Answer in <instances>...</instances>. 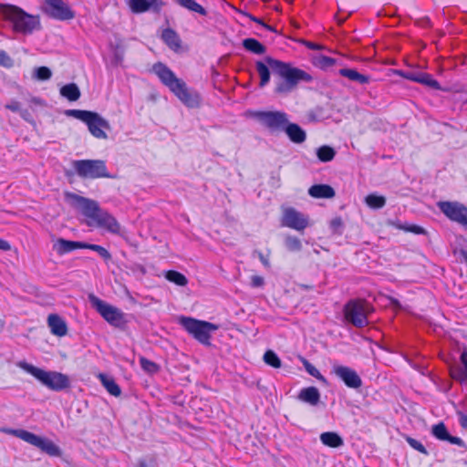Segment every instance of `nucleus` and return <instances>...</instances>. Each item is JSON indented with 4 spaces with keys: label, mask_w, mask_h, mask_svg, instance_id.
Segmentation results:
<instances>
[{
    "label": "nucleus",
    "mask_w": 467,
    "mask_h": 467,
    "mask_svg": "<svg viewBox=\"0 0 467 467\" xmlns=\"http://www.w3.org/2000/svg\"><path fill=\"white\" fill-rule=\"evenodd\" d=\"M252 116L271 131L283 130L288 122L287 115L283 111H254Z\"/></svg>",
    "instance_id": "f8f14e48"
},
{
    "label": "nucleus",
    "mask_w": 467,
    "mask_h": 467,
    "mask_svg": "<svg viewBox=\"0 0 467 467\" xmlns=\"http://www.w3.org/2000/svg\"><path fill=\"white\" fill-rule=\"evenodd\" d=\"M339 75L359 84H368L369 82L368 76L360 74L352 68H341L339 69Z\"/></svg>",
    "instance_id": "cd10ccee"
},
{
    "label": "nucleus",
    "mask_w": 467,
    "mask_h": 467,
    "mask_svg": "<svg viewBox=\"0 0 467 467\" xmlns=\"http://www.w3.org/2000/svg\"><path fill=\"white\" fill-rule=\"evenodd\" d=\"M431 433L441 441H445L449 434L444 423L442 422L434 425L432 427Z\"/></svg>",
    "instance_id": "4c0bfd02"
},
{
    "label": "nucleus",
    "mask_w": 467,
    "mask_h": 467,
    "mask_svg": "<svg viewBox=\"0 0 467 467\" xmlns=\"http://www.w3.org/2000/svg\"><path fill=\"white\" fill-rule=\"evenodd\" d=\"M393 304H394V305H396V306H398V305H399V303H398V301H397V300H394V301H393Z\"/></svg>",
    "instance_id": "e2e57ef3"
},
{
    "label": "nucleus",
    "mask_w": 467,
    "mask_h": 467,
    "mask_svg": "<svg viewBox=\"0 0 467 467\" xmlns=\"http://www.w3.org/2000/svg\"><path fill=\"white\" fill-rule=\"evenodd\" d=\"M397 73L400 76H402L403 78H405L407 79L413 80V81L417 82L418 73H403L401 71H398Z\"/></svg>",
    "instance_id": "603ef678"
},
{
    "label": "nucleus",
    "mask_w": 467,
    "mask_h": 467,
    "mask_svg": "<svg viewBox=\"0 0 467 467\" xmlns=\"http://www.w3.org/2000/svg\"><path fill=\"white\" fill-rule=\"evenodd\" d=\"M60 95L69 101H76L80 97V90L75 83H69L60 88Z\"/></svg>",
    "instance_id": "c85d7f7f"
},
{
    "label": "nucleus",
    "mask_w": 467,
    "mask_h": 467,
    "mask_svg": "<svg viewBox=\"0 0 467 467\" xmlns=\"http://www.w3.org/2000/svg\"><path fill=\"white\" fill-rule=\"evenodd\" d=\"M161 39L172 50H178L181 47L180 36L173 29H164L161 34Z\"/></svg>",
    "instance_id": "b1692460"
},
{
    "label": "nucleus",
    "mask_w": 467,
    "mask_h": 467,
    "mask_svg": "<svg viewBox=\"0 0 467 467\" xmlns=\"http://www.w3.org/2000/svg\"><path fill=\"white\" fill-rule=\"evenodd\" d=\"M43 11L48 16L60 21L70 20L75 17L74 11L63 0H45Z\"/></svg>",
    "instance_id": "2eb2a0df"
},
{
    "label": "nucleus",
    "mask_w": 467,
    "mask_h": 467,
    "mask_svg": "<svg viewBox=\"0 0 467 467\" xmlns=\"http://www.w3.org/2000/svg\"><path fill=\"white\" fill-rule=\"evenodd\" d=\"M308 193L314 198H332L335 196L334 189L327 184H316L309 188Z\"/></svg>",
    "instance_id": "5701e85b"
},
{
    "label": "nucleus",
    "mask_w": 467,
    "mask_h": 467,
    "mask_svg": "<svg viewBox=\"0 0 467 467\" xmlns=\"http://www.w3.org/2000/svg\"><path fill=\"white\" fill-rule=\"evenodd\" d=\"M66 200L88 219V226H94V221L101 211L98 202L71 192L66 193Z\"/></svg>",
    "instance_id": "6e6552de"
},
{
    "label": "nucleus",
    "mask_w": 467,
    "mask_h": 467,
    "mask_svg": "<svg viewBox=\"0 0 467 467\" xmlns=\"http://www.w3.org/2000/svg\"><path fill=\"white\" fill-rule=\"evenodd\" d=\"M98 378L99 379L102 386L107 389V391L115 397H119L121 394V389L119 386L116 383L112 377L107 376L103 373H99Z\"/></svg>",
    "instance_id": "393cba45"
},
{
    "label": "nucleus",
    "mask_w": 467,
    "mask_h": 467,
    "mask_svg": "<svg viewBox=\"0 0 467 467\" xmlns=\"http://www.w3.org/2000/svg\"><path fill=\"white\" fill-rule=\"evenodd\" d=\"M285 245L290 252H298L302 249L301 241L297 237L292 235L285 236Z\"/></svg>",
    "instance_id": "c9c22d12"
},
{
    "label": "nucleus",
    "mask_w": 467,
    "mask_h": 467,
    "mask_svg": "<svg viewBox=\"0 0 467 467\" xmlns=\"http://www.w3.org/2000/svg\"><path fill=\"white\" fill-rule=\"evenodd\" d=\"M439 209L451 221L467 228V207L458 202H439Z\"/></svg>",
    "instance_id": "4468645a"
},
{
    "label": "nucleus",
    "mask_w": 467,
    "mask_h": 467,
    "mask_svg": "<svg viewBox=\"0 0 467 467\" xmlns=\"http://www.w3.org/2000/svg\"><path fill=\"white\" fill-rule=\"evenodd\" d=\"M1 7L3 8V18L12 25L14 32L31 35L41 29L39 16L28 14L14 5H1Z\"/></svg>",
    "instance_id": "7ed1b4c3"
},
{
    "label": "nucleus",
    "mask_w": 467,
    "mask_h": 467,
    "mask_svg": "<svg viewBox=\"0 0 467 467\" xmlns=\"http://www.w3.org/2000/svg\"><path fill=\"white\" fill-rule=\"evenodd\" d=\"M417 82L424 84L434 89L441 88L439 82L435 80L430 74L427 73H418Z\"/></svg>",
    "instance_id": "f704fd0d"
},
{
    "label": "nucleus",
    "mask_w": 467,
    "mask_h": 467,
    "mask_svg": "<svg viewBox=\"0 0 467 467\" xmlns=\"http://www.w3.org/2000/svg\"><path fill=\"white\" fill-rule=\"evenodd\" d=\"M333 371L348 388L358 389L362 385L360 377L348 367L337 365L333 367Z\"/></svg>",
    "instance_id": "dca6fc26"
},
{
    "label": "nucleus",
    "mask_w": 467,
    "mask_h": 467,
    "mask_svg": "<svg viewBox=\"0 0 467 467\" xmlns=\"http://www.w3.org/2000/svg\"><path fill=\"white\" fill-rule=\"evenodd\" d=\"M153 72L158 76L161 82L166 86L171 92L187 108H199L202 103L200 94L187 87L186 83L176 77V75L164 64L159 62L153 65Z\"/></svg>",
    "instance_id": "f03ea898"
},
{
    "label": "nucleus",
    "mask_w": 467,
    "mask_h": 467,
    "mask_svg": "<svg viewBox=\"0 0 467 467\" xmlns=\"http://www.w3.org/2000/svg\"><path fill=\"white\" fill-rule=\"evenodd\" d=\"M460 359L463 366V368L460 367L453 368L451 369V375L454 379L462 382L464 380H467V350H464L461 354Z\"/></svg>",
    "instance_id": "a878e982"
},
{
    "label": "nucleus",
    "mask_w": 467,
    "mask_h": 467,
    "mask_svg": "<svg viewBox=\"0 0 467 467\" xmlns=\"http://www.w3.org/2000/svg\"><path fill=\"white\" fill-rule=\"evenodd\" d=\"M392 225H394L396 228L398 229H400V230H404L406 232H410V233H413V234H424V229L420 226H418V225H410V226H405L403 224H400V223H390Z\"/></svg>",
    "instance_id": "37998d69"
},
{
    "label": "nucleus",
    "mask_w": 467,
    "mask_h": 467,
    "mask_svg": "<svg viewBox=\"0 0 467 467\" xmlns=\"http://www.w3.org/2000/svg\"><path fill=\"white\" fill-rule=\"evenodd\" d=\"M265 62L267 65L262 61H257L255 64L256 71L260 77L259 86L264 88L269 83L270 67L274 74L279 77L275 82L274 92L276 95H287L296 88L299 82H309L312 80V77L307 72L294 67L287 63L270 57L265 58Z\"/></svg>",
    "instance_id": "f257e3e1"
},
{
    "label": "nucleus",
    "mask_w": 467,
    "mask_h": 467,
    "mask_svg": "<svg viewBox=\"0 0 467 467\" xmlns=\"http://www.w3.org/2000/svg\"><path fill=\"white\" fill-rule=\"evenodd\" d=\"M321 442L330 448L341 447L344 443L343 439L336 432L327 431L320 435Z\"/></svg>",
    "instance_id": "bb28decb"
},
{
    "label": "nucleus",
    "mask_w": 467,
    "mask_h": 467,
    "mask_svg": "<svg viewBox=\"0 0 467 467\" xmlns=\"http://www.w3.org/2000/svg\"><path fill=\"white\" fill-rule=\"evenodd\" d=\"M30 107L32 109H34V106H43V101L38 98H32L30 100Z\"/></svg>",
    "instance_id": "6e6d98bb"
},
{
    "label": "nucleus",
    "mask_w": 467,
    "mask_h": 467,
    "mask_svg": "<svg viewBox=\"0 0 467 467\" xmlns=\"http://www.w3.org/2000/svg\"><path fill=\"white\" fill-rule=\"evenodd\" d=\"M258 257L261 261V263L265 266V267H270V262H269V259L267 258V256H265L261 252L258 253Z\"/></svg>",
    "instance_id": "13d9d810"
},
{
    "label": "nucleus",
    "mask_w": 467,
    "mask_h": 467,
    "mask_svg": "<svg viewBox=\"0 0 467 467\" xmlns=\"http://www.w3.org/2000/svg\"><path fill=\"white\" fill-rule=\"evenodd\" d=\"M303 288L306 289L308 286L307 285H301Z\"/></svg>",
    "instance_id": "0e129e2a"
},
{
    "label": "nucleus",
    "mask_w": 467,
    "mask_h": 467,
    "mask_svg": "<svg viewBox=\"0 0 467 467\" xmlns=\"http://www.w3.org/2000/svg\"><path fill=\"white\" fill-rule=\"evenodd\" d=\"M140 363L142 369L148 373L154 374L159 370V366L146 358H140Z\"/></svg>",
    "instance_id": "58836bf2"
},
{
    "label": "nucleus",
    "mask_w": 467,
    "mask_h": 467,
    "mask_svg": "<svg viewBox=\"0 0 467 467\" xmlns=\"http://www.w3.org/2000/svg\"><path fill=\"white\" fill-rule=\"evenodd\" d=\"M21 118L25 119L26 122L33 124L34 119L28 109H21L19 112Z\"/></svg>",
    "instance_id": "8fccbe9b"
},
{
    "label": "nucleus",
    "mask_w": 467,
    "mask_h": 467,
    "mask_svg": "<svg viewBox=\"0 0 467 467\" xmlns=\"http://www.w3.org/2000/svg\"><path fill=\"white\" fill-rule=\"evenodd\" d=\"M447 437L448 438H446L445 441H449L450 443L456 444V445H459V446H463V441H462V440L461 438L454 437V436H451L450 434H448Z\"/></svg>",
    "instance_id": "3c124183"
},
{
    "label": "nucleus",
    "mask_w": 467,
    "mask_h": 467,
    "mask_svg": "<svg viewBox=\"0 0 467 467\" xmlns=\"http://www.w3.org/2000/svg\"><path fill=\"white\" fill-rule=\"evenodd\" d=\"M66 115L86 123L89 132L95 138L101 140L108 139L106 130H110V125L109 121L99 113L82 109H68L66 111Z\"/></svg>",
    "instance_id": "39448f33"
},
{
    "label": "nucleus",
    "mask_w": 467,
    "mask_h": 467,
    "mask_svg": "<svg viewBox=\"0 0 467 467\" xmlns=\"http://www.w3.org/2000/svg\"><path fill=\"white\" fill-rule=\"evenodd\" d=\"M298 399L312 406H316L320 400V393L316 387H308L300 390Z\"/></svg>",
    "instance_id": "4be33fe9"
},
{
    "label": "nucleus",
    "mask_w": 467,
    "mask_h": 467,
    "mask_svg": "<svg viewBox=\"0 0 467 467\" xmlns=\"http://www.w3.org/2000/svg\"><path fill=\"white\" fill-rule=\"evenodd\" d=\"M13 64V59L7 55V53L0 49V66L11 67Z\"/></svg>",
    "instance_id": "a18cd8bd"
},
{
    "label": "nucleus",
    "mask_w": 467,
    "mask_h": 467,
    "mask_svg": "<svg viewBox=\"0 0 467 467\" xmlns=\"http://www.w3.org/2000/svg\"><path fill=\"white\" fill-rule=\"evenodd\" d=\"M86 243L58 239L54 244V248L59 254L69 253L75 249H85Z\"/></svg>",
    "instance_id": "412c9836"
},
{
    "label": "nucleus",
    "mask_w": 467,
    "mask_h": 467,
    "mask_svg": "<svg viewBox=\"0 0 467 467\" xmlns=\"http://www.w3.org/2000/svg\"><path fill=\"white\" fill-rule=\"evenodd\" d=\"M371 306L364 300H353L345 306V317L352 325L362 327L368 325V314Z\"/></svg>",
    "instance_id": "9b49d317"
},
{
    "label": "nucleus",
    "mask_w": 467,
    "mask_h": 467,
    "mask_svg": "<svg viewBox=\"0 0 467 467\" xmlns=\"http://www.w3.org/2000/svg\"><path fill=\"white\" fill-rule=\"evenodd\" d=\"M243 47L251 53L256 55L265 54L266 51L265 47L254 38H245L243 40Z\"/></svg>",
    "instance_id": "c756f323"
},
{
    "label": "nucleus",
    "mask_w": 467,
    "mask_h": 467,
    "mask_svg": "<svg viewBox=\"0 0 467 467\" xmlns=\"http://www.w3.org/2000/svg\"><path fill=\"white\" fill-rule=\"evenodd\" d=\"M460 423L462 428L467 430V415L460 413Z\"/></svg>",
    "instance_id": "bf43d9fd"
},
{
    "label": "nucleus",
    "mask_w": 467,
    "mask_h": 467,
    "mask_svg": "<svg viewBox=\"0 0 467 467\" xmlns=\"http://www.w3.org/2000/svg\"><path fill=\"white\" fill-rule=\"evenodd\" d=\"M317 156L320 161L328 162L335 158L336 151L332 147L324 145L317 149Z\"/></svg>",
    "instance_id": "2f4dec72"
},
{
    "label": "nucleus",
    "mask_w": 467,
    "mask_h": 467,
    "mask_svg": "<svg viewBox=\"0 0 467 467\" xmlns=\"http://www.w3.org/2000/svg\"><path fill=\"white\" fill-rule=\"evenodd\" d=\"M47 325L53 335L64 337L67 333L66 322L57 314H50L47 317Z\"/></svg>",
    "instance_id": "6ab92c4d"
},
{
    "label": "nucleus",
    "mask_w": 467,
    "mask_h": 467,
    "mask_svg": "<svg viewBox=\"0 0 467 467\" xmlns=\"http://www.w3.org/2000/svg\"><path fill=\"white\" fill-rule=\"evenodd\" d=\"M180 6L192 11L195 12L201 16H206L207 12L206 10L199 5L194 0H174Z\"/></svg>",
    "instance_id": "7c9ffc66"
},
{
    "label": "nucleus",
    "mask_w": 467,
    "mask_h": 467,
    "mask_svg": "<svg viewBox=\"0 0 467 467\" xmlns=\"http://www.w3.org/2000/svg\"><path fill=\"white\" fill-rule=\"evenodd\" d=\"M281 225L302 232L308 227L309 218L293 207H284L282 209Z\"/></svg>",
    "instance_id": "ddd939ff"
},
{
    "label": "nucleus",
    "mask_w": 467,
    "mask_h": 467,
    "mask_svg": "<svg viewBox=\"0 0 467 467\" xmlns=\"http://www.w3.org/2000/svg\"><path fill=\"white\" fill-rule=\"evenodd\" d=\"M290 140L294 143H303L306 139V131L297 124L287 122L284 130Z\"/></svg>",
    "instance_id": "aec40b11"
},
{
    "label": "nucleus",
    "mask_w": 467,
    "mask_h": 467,
    "mask_svg": "<svg viewBox=\"0 0 467 467\" xmlns=\"http://www.w3.org/2000/svg\"><path fill=\"white\" fill-rule=\"evenodd\" d=\"M265 284V280L262 276L259 275H253L251 277V285L254 287H261Z\"/></svg>",
    "instance_id": "09e8293b"
},
{
    "label": "nucleus",
    "mask_w": 467,
    "mask_h": 467,
    "mask_svg": "<svg viewBox=\"0 0 467 467\" xmlns=\"http://www.w3.org/2000/svg\"><path fill=\"white\" fill-rule=\"evenodd\" d=\"M94 226L104 228L108 232L115 234H119L120 231V225L116 218L102 209L94 221Z\"/></svg>",
    "instance_id": "f3484780"
},
{
    "label": "nucleus",
    "mask_w": 467,
    "mask_h": 467,
    "mask_svg": "<svg viewBox=\"0 0 467 467\" xmlns=\"http://www.w3.org/2000/svg\"><path fill=\"white\" fill-rule=\"evenodd\" d=\"M264 361L275 368H278L281 367V360L278 358V356L272 350H267L264 355Z\"/></svg>",
    "instance_id": "e433bc0d"
},
{
    "label": "nucleus",
    "mask_w": 467,
    "mask_h": 467,
    "mask_svg": "<svg viewBox=\"0 0 467 467\" xmlns=\"http://www.w3.org/2000/svg\"><path fill=\"white\" fill-rule=\"evenodd\" d=\"M72 167L81 178H115V176L108 173L106 163L102 160L73 161Z\"/></svg>",
    "instance_id": "0eeeda50"
},
{
    "label": "nucleus",
    "mask_w": 467,
    "mask_h": 467,
    "mask_svg": "<svg viewBox=\"0 0 467 467\" xmlns=\"http://www.w3.org/2000/svg\"><path fill=\"white\" fill-rule=\"evenodd\" d=\"M5 108L13 112H18V113L22 109L20 103L16 100H11L9 103H7L5 105Z\"/></svg>",
    "instance_id": "de8ad7c7"
},
{
    "label": "nucleus",
    "mask_w": 467,
    "mask_h": 467,
    "mask_svg": "<svg viewBox=\"0 0 467 467\" xmlns=\"http://www.w3.org/2000/svg\"><path fill=\"white\" fill-rule=\"evenodd\" d=\"M407 441L408 443L413 448L415 449L416 451L423 453V454H428V451L427 450L425 449V447L422 445L421 442H420L419 441L413 439V438H410V437H407Z\"/></svg>",
    "instance_id": "c03bdc74"
},
{
    "label": "nucleus",
    "mask_w": 467,
    "mask_h": 467,
    "mask_svg": "<svg viewBox=\"0 0 467 467\" xmlns=\"http://www.w3.org/2000/svg\"><path fill=\"white\" fill-rule=\"evenodd\" d=\"M129 5L133 13H144L150 9L160 12L163 6L161 0H130Z\"/></svg>",
    "instance_id": "a211bd4d"
},
{
    "label": "nucleus",
    "mask_w": 467,
    "mask_h": 467,
    "mask_svg": "<svg viewBox=\"0 0 467 467\" xmlns=\"http://www.w3.org/2000/svg\"><path fill=\"white\" fill-rule=\"evenodd\" d=\"M88 300L92 306L111 326L119 327L125 324V315L119 308L102 301L93 294L88 296Z\"/></svg>",
    "instance_id": "1a4fd4ad"
},
{
    "label": "nucleus",
    "mask_w": 467,
    "mask_h": 467,
    "mask_svg": "<svg viewBox=\"0 0 467 467\" xmlns=\"http://www.w3.org/2000/svg\"><path fill=\"white\" fill-rule=\"evenodd\" d=\"M335 63V60L331 57L326 56H319L317 57V64L321 67H332Z\"/></svg>",
    "instance_id": "49530a36"
},
{
    "label": "nucleus",
    "mask_w": 467,
    "mask_h": 467,
    "mask_svg": "<svg viewBox=\"0 0 467 467\" xmlns=\"http://www.w3.org/2000/svg\"><path fill=\"white\" fill-rule=\"evenodd\" d=\"M115 61H116V64H117V65H118V64H119V63H121V61H122V56L117 53V54L115 55Z\"/></svg>",
    "instance_id": "680f3d73"
},
{
    "label": "nucleus",
    "mask_w": 467,
    "mask_h": 467,
    "mask_svg": "<svg viewBox=\"0 0 467 467\" xmlns=\"http://www.w3.org/2000/svg\"><path fill=\"white\" fill-rule=\"evenodd\" d=\"M5 432L20 438L48 455L58 456L60 454V449L52 441L47 438L40 437L25 430H7Z\"/></svg>",
    "instance_id": "9d476101"
},
{
    "label": "nucleus",
    "mask_w": 467,
    "mask_h": 467,
    "mask_svg": "<svg viewBox=\"0 0 467 467\" xmlns=\"http://www.w3.org/2000/svg\"><path fill=\"white\" fill-rule=\"evenodd\" d=\"M85 249L97 252L105 260H109L111 258L109 252L100 245L86 244Z\"/></svg>",
    "instance_id": "a19ab883"
},
{
    "label": "nucleus",
    "mask_w": 467,
    "mask_h": 467,
    "mask_svg": "<svg viewBox=\"0 0 467 467\" xmlns=\"http://www.w3.org/2000/svg\"><path fill=\"white\" fill-rule=\"evenodd\" d=\"M51 76L52 72L47 67H36L34 71V77L38 80H48Z\"/></svg>",
    "instance_id": "ea45409f"
},
{
    "label": "nucleus",
    "mask_w": 467,
    "mask_h": 467,
    "mask_svg": "<svg viewBox=\"0 0 467 467\" xmlns=\"http://www.w3.org/2000/svg\"><path fill=\"white\" fill-rule=\"evenodd\" d=\"M179 323L203 345H210L211 333L218 329L217 325L188 317H181Z\"/></svg>",
    "instance_id": "423d86ee"
},
{
    "label": "nucleus",
    "mask_w": 467,
    "mask_h": 467,
    "mask_svg": "<svg viewBox=\"0 0 467 467\" xmlns=\"http://www.w3.org/2000/svg\"><path fill=\"white\" fill-rule=\"evenodd\" d=\"M17 366L26 372L32 375L42 385L53 391H61L70 386V379L67 375L57 371H47L26 361H19Z\"/></svg>",
    "instance_id": "20e7f679"
},
{
    "label": "nucleus",
    "mask_w": 467,
    "mask_h": 467,
    "mask_svg": "<svg viewBox=\"0 0 467 467\" xmlns=\"http://www.w3.org/2000/svg\"><path fill=\"white\" fill-rule=\"evenodd\" d=\"M306 47L309 48V49H312V50H317L320 48L319 45L317 44H315V43H312V42H306Z\"/></svg>",
    "instance_id": "052dcab7"
},
{
    "label": "nucleus",
    "mask_w": 467,
    "mask_h": 467,
    "mask_svg": "<svg viewBox=\"0 0 467 467\" xmlns=\"http://www.w3.org/2000/svg\"><path fill=\"white\" fill-rule=\"evenodd\" d=\"M366 203L372 209L382 208L386 203V199L383 196L376 194H369L366 197Z\"/></svg>",
    "instance_id": "72a5a7b5"
},
{
    "label": "nucleus",
    "mask_w": 467,
    "mask_h": 467,
    "mask_svg": "<svg viewBox=\"0 0 467 467\" xmlns=\"http://www.w3.org/2000/svg\"><path fill=\"white\" fill-rule=\"evenodd\" d=\"M304 366L308 374H310L314 378L317 379L321 382L327 383V379L324 378V376L318 371V369L315 366H313L312 364H310L307 361L304 362Z\"/></svg>",
    "instance_id": "79ce46f5"
},
{
    "label": "nucleus",
    "mask_w": 467,
    "mask_h": 467,
    "mask_svg": "<svg viewBox=\"0 0 467 467\" xmlns=\"http://www.w3.org/2000/svg\"><path fill=\"white\" fill-rule=\"evenodd\" d=\"M343 225L342 220L340 218H335L331 222V227L337 231V229L341 228Z\"/></svg>",
    "instance_id": "5fc2aeb1"
},
{
    "label": "nucleus",
    "mask_w": 467,
    "mask_h": 467,
    "mask_svg": "<svg viewBox=\"0 0 467 467\" xmlns=\"http://www.w3.org/2000/svg\"><path fill=\"white\" fill-rule=\"evenodd\" d=\"M250 19L259 25H262L264 27H265L266 29L270 30V31H275L271 26H268L266 24H265L263 22L262 19L258 18V17H255L254 16H249Z\"/></svg>",
    "instance_id": "864d4df0"
},
{
    "label": "nucleus",
    "mask_w": 467,
    "mask_h": 467,
    "mask_svg": "<svg viewBox=\"0 0 467 467\" xmlns=\"http://www.w3.org/2000/svg\"><path fill=\"white\" fill-rule=\"evenodd\" d=\"M0 250L2 251H9L11 250V245L10 244L4 240V239H0Z\"/></svg>",
    "instance_id": "4d7b16f0"
},
{
    "label": "nucleus",
    "mask_w": 467,
    "mask_h": 467,
    "mask_svg": "<svg viewBox=\"0 0 467 467\" xmlns=\"http://www.w3.org/2000/svg\"><path fill=\"white\" fill-rule=\"evenodd\" d=\"M165 278L168 281L174 283L175 285L180 286H185L188 284V279L186 278V276L175 270L167 271L165 274Z\"/></svg>",
    "instance_id": "473e14b6"
}]
</instances>
